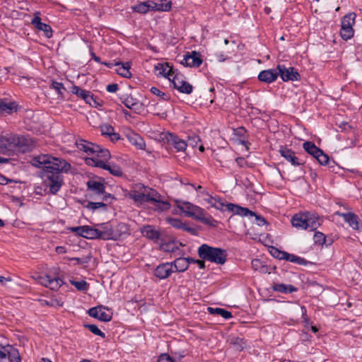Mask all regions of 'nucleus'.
Wrapping results in <instances>:
<instances>
[{"mask_svg": "<svg viewBox=\"0 0 362 362\" xmlns=\"http://www.w3.org/2000/svg\"><path fill=\"white\" fill-rule=\"evenodd\" d=\"M30 163L33 166L43 169L42 177L45 190L48 189L49 193L56 194L64 183L62 173H67L71 164L64 159L45 154L34 157Z\"/></svg>", "mask_w": 362, "mask_h": 362, "instance_id": "1", "label": "nucleus"}, {"mask_svg": "<svg viewBox=\"0 0 362 362\" xmlns=\"http://www.w3.org/2000/svg\"><path fill=\"white\" fill-rule=\"evenodd\" d=\"M33 147L32 140L25 136L6 134L0 136V153L11 156L16 152L25 153Z\"/></svg>", "mask_w": 362, "mask_h": 362, "instance_id": "2", "label": "nucleus"}, {"mask_svg": "<svg viewBox=\"0 0 362 362\" xmlns=\"http://www.w3.org/2000/svg\"><path fill=\"white\" fill-rule=\"evenodd\" d=\"M323 222V218L318 214L310 211L299 212L293 215L291 218L293 227L298 230L314 231L319 228Z\"/></svg>", "mask_w": 362, "mask_h": 362, "instance_id": "3", "label": "nucleus"}, {"mask_svg": "<svg viewBox=\"0 0 362 362\" xmlns=\"http://www.w3.org/2000/svg\"><path fill=\"white\" fill-rule=\"evenodd\" d=\"M198 255L201 259L217 264H223L226 262L227 252L225 250L206 244H203L198 248Z\"/></svg>", "mask_w": 362, "mask_h": 362, "instance_id": "4", "label": "nucleus"}, {"mask_svg": "<svg viewBox=\"0 0 362 362\" xmlns=\"http://www.w3.org/2000/svg\"><path fill=\"white\" fill-rule=\"evenodd\" d=\"M153 194L156 195V190L141 183L134 184L127 196L135 202L142 204L154 199Z\"/></svg>", "mask_w": 362, "mask_h": 362, "instance_id": "5", "label": "nucleus"}, {"mask_svg": "<svg viewBox=\"0 0 362 362\" xmlns=\"http://www.w3.org/2000/svg\"><path fill=\"white\" fill-rule=\"evenodd\" d=\"M87 189L90 192V197H101L102 200H106L107 197H110V194L105 193V186L102 179L89 180L87 182Z\"/></svg>", "mask_w": 362, "mask_h": 362, "instance_id": "6", "label": "nucleus"}, {"mask_svg": "<svg viewBox=\"0 0 362 362\" xmlns=\"http://www.w3.org/2000/svg\"><path fill=\"white\" fill-rule=\"evenodd\" d=\"M0 362H21L18 350L11 345L0 346Z\"/></svg>", "mask_w": 362, "mask_h": 362, "instance_id": "7", "label": "nucleus"}, {"mask_svg": "<svg viewBox=\"0 0 362 362\" xmlns=\"http://www.w3.org/2000/svg\"><path fill=\"white\" fill-rule=\"evenodd\" d=\"M95 229L97 239H101L103 240H116L120 236V234L115 232L109 223L99 224L98 225V228H95Z\"/></svg>", "mask_w": 362, "mask_h": 362, "instance_id": "8", "label": "nucleus"}, {"mask_svg": "<svg viewBox=\"0 0 362 362\" xmlns=\"http://www.w3.org/2000/svg\"><path fill=\"white\" fill-rule=\"evenodd\" d=\"M355 18L356 14L354 13H350L342 18L340 35L343 39L348 40L353 37L354 29L352 26L354 24Z\"/></svg>", "mask_w": 362, "mask_h": 362, "instance_id": "9", "label": "nucleus"}, {"mask_svg": "<svg viewBox=\"0 0 362 362\" xmlns=\"http://www.w3.org/2000/svg\"><path fill=\"white\" fill-rule=\"evenodd\" d=\"M177 207L187 217H192L194 219L197 217L202 208L190 202L181 200H175Z\"/></svg>", "mask_w": 362, "mask_h": 362, "instance_id": "10", "label": "nucleus"}, {"mask_svg": "<svg viewBox=\"0 0 362 362\" xmlns=\"http://www.w3.org/2000/svg\"><path fill=\"white\" fill-rule=\"evenodd\" d=\"M170 81L173 84V87L180 93L190 94L193 90L192 86L186 82L183 75L179 72H175Z\"/></svg>", "mask_w": 362, "mask_h": 362, "instance_id": "11", "label": "nucleus"}, {"mask_svg": "<svg viewBox=\"0 0 362 362\" xmlns=\"http://www.w3.org/2000/svg\"><path fill=\"white\" fill-rule=\"evenodd\" d=\"M86 163L88 165L98 167L104 170L110 171V173L115 176H121L122 171L117 165H110L106 164L104 160H99L97 158H87Z\"/></svg>", "mask_w": 362, "mask_h": 362, "instance_id": "12", "label": "nucleus"}, {"mask_svg": "<svg viewBox=\"0 0 362 362\" xmlns=\"http://www.w3.org/2000/svg\"><path fill=\"white\" fill-rule=\"evenodd\" d=\"M88 315L103 322H109L112 320V313L103 305L91 308L88 311Z\"/></svg>", "mask_w": 362, "mask_h": 362, "instance_id": "13", "label": "nucleus"}, {"mask_svg": "<svg viewBox=\"0 0 362 362\" xmlns=\"http://www.w3.org/2000/svg\"><path fill=\"white\" fill-rule=\"evenodd\" d=\"M276 69L284 81H298L300 79V74L293 67H286L284 64H278Z\"/></svg>", "mask_w": 362, "mask_h": 362, "instance_id": "14", "label": "nucleus"}, {"mask_svg": "<svg viewBox=\"0 0 362 362\" xmlns=\"http://www.w3.org/2000/svg\"><path fill=\"white\" fill-rule=\"evenodd\" d=\"M162 139L165 141L169 145L173 146L177 151H184L187 146V144L185 141L169 132L163 133L162 134Z\"/></svg>", "mask_w": 362, "mask_h": 362, "instance_id": "15", "label": "nucleus"}, {"mask_svg": "<svg viewBox=\"0 0 362 362\" xmlns=\"http://www.w3.org/2000/svg\"><path fill=\"white\" fill-rule=\"evenodd\" d=\"M69 230L86 239H97L95 228L90 226L71 227Z\"/></svg>", "mask_w": 362, "mask_h": 362, "instance_id": "16", "label": "nucleus"}, {"mask_svg": "<svg viewBox=\"0 0 362 362\" xmlns=\"http://www.w3.org/2000/svg\"><path fill=\"white\" fill-rule=\"evenodd\" d=\"M202 62L203 60L201 58L200 53L196 51H192L191 52H187L184 56V59L181 62V64L185 66L199 67Z\"/></svg>", "mask_w": 362, "mask_h": 362, "instance_id": "17", "label": "nucleus"}, {"mask_svg": "<svg viewBox=\"0 0 362 362\" xmlns=\"http://www.w3.org/2000/svg\"><path fill=\"white\" fill-rule=\"evenodd\" d=\"M279 153L288 162L293 166H299L304 164V160L296 156V153L290 148L285 146H281Z\"/></svg>", "mask_w": 362, "mask_h": 362, "instance_id": "18", "label": "nucleus"}, {"mask_svg": "<svg viewBox=\"0 0 362 362\" xmlns=\"http://www.w3.org/2000/svg\"><path fill=\"white\" fill-rule=\"evenodd\" d=\"M122 103L129 109L133 110L134 112L139 114L144 111V105L132 95H128L124 98H121Z\"/></svg>", "mask_w": 362, "mask_h": 362, "instance_id": "19", "label": "nucleus"}, {"mask_svg": "<svg viewBox=\"0 0 362 362\" xmlns=\"http://www.w3.org/2000/svg\"><path fill=\"white\" fill-rule=\"evenodd\" d=\"M335 214L338 216L342 217L344 220L349 223V226H351L354 230H360L362 228L361 226L359 223V218L357 215L354 213H341L339 211H337Z\"/></svg>", "mask_w": 362, "mask_h": 362, "instance_id": "20", "label": "nucleus"}, {"mask_svg": "<svg viewBox=\"0 0 362 362\" xmlns=\"http://www.w3.org/2000/svg\"><path fill=\"white\" fill-rule=\"evenodd\" d=\"M155 74L157 76H164L171 81L172 76L175 74V71L173 66H170L168 63H158L154 67Z\"/></svg>", "mask_w": 362, "mask_h": 362, "instance_id": "21", "label": "nucleus"}, {"mask_svg": "<svg viewBox=\"0 0 362 362\" xmlns=\"http://www.w3.org/2000/svg\"><path fill=\"white\" fill-rule=\"evenodd\" d=\"M174 272L173 264L163 263L159 264L154 270V275L159 279H165Z\"/></svg>", "mask_w": 362, "mask_h": 362, "instance_id": "22", "label": "nucleus"}, {"mask_svg": "<svg viewBox=\"0 0 362 362\" xmlns=\"http://www.w3.org/2000/svg\"><path fill=\"white\" fill-rule=\"evenodd\" d=\"M154 199H151L148 203H151L153 205L155 211L159 212L165 211L170 209L171 205L167 201L162 200V196L156 191V195L153 194Z\"/></svg>", "mask_w": 362, "mask_h": 362, "instance_id": "23", "label": "nucleus"}, {"mask_svg": "<svg viewBox=\"0 0 362 362\" xmlns=\"http://www.w3.org/2000/svg\"><path fill=\"white\" fill-rule=\"evenodd\" d=\"M38 13L35 14V17L32 19L31 23L39 30L44 32L45 35L49 38L52 36V30L49 25L42 23L41 18L37 16Z\"/></svg>", "mask_w": 362, "mask_h": 362, "instance_id": "24", "label": "nucleus"}, {"mask_svg": "<svg viewBox=\"0 0 362 362\" xmlns=\"http://www.w3.org/2000/svg\"><path fill=\"white\" fill-rule=\"evenodd\" d=\"M279 76V73L275 69H267L259 72L258 75V79L260 81L265 82L267 83L275 81Z\"/></svg>", "mask_w": 362, "mask_h": 362, "instance_id": "25", "label": "nucleus"}, {"mask_svg": "<svg viewBox=\"0 0 362 362\" xmlns=\"http://www.w3.org/2000/svg\"><path fill=\"white\" fill-rule=\"evenodd\" d=\"M76 145L80 151H83L88 155L94 154L95 149L98 148V145L81 139L76 141Z\"/></svg>", "mask_w": 362, "mask_h": 362, "instance_id": "26", "label": "nucleus"}, {"mask_svg": "<svg viewBox=\"0 0 362 362\" xmlns=\"http://www.w3.org/2000/svg\"><path fill=\"white\" fill-rule=\"evenodd\" d=\"M166 221L173 228L182 229L185 231L189 232L192 234H195L196 230L194 228L189 227L185 223H182L179 218L168 217L166 218Z\"/></svg>", "mask_w": 362, "mask_h": 362, "instance_id": "27", "label": "nucleus"}, {"mask_svg": "<svg viewBox=\"0 0 362 362\" xmlns=\"http://www.w3.org/2000/svg\"><path fill=\"white\" fill-rule=\"evenodd\" d=\"M101 134L103 136L110 137L112 141H117L120 139V136L118 133L115 132V129L112 126L105 124L100 127Z\"/></svg>", "mask_w": 362, "mask_h": 362, "instance_id": "28", "label": "nucleus"}, {"mask_svg": "<svg viewBox=\"0 0 362 362\" xmlns=\"http://www.w3.org/2000/svg\"><path fill=\"white\" fill-rule=\"evenodd\" d=\"M171 264H173L174 272H182L185 271L188 268L189 264V259L179 257L177 258Z\"/></svg>", "mask_w": 362, "mask_h": 362, "instance_id": "29", "label": "nucleus"}, {"mask_svg": "<svg viewBox=\"0 0 362 362\" xmlns=\"http://www.w3.org/2000/svg\"><path fill=\"white\" fill-rule=\"evenodd\" d=\"M115 65L117 67L116 69L117 73L122 77L124 78H130L132 76V74L130 72L131 64L130 62L126 63H116Z\"/></svg>", "mask_w": 362, "mask_h": 362, "instance_id": "30", "label": "nucleus"}, {"mask_svg": "<svg viewBox=\"0 0 362 362\" xmlns=\"http://www.w3.org/2000/svg\"><path fill=\"white\" fill-rule=\"evenodd\" d=\"M94 154H92L91 158H97L99 160H104L106 163L110 158V153L106 148H103L98 146V149H95Z\"/></svg>", "mask_w": 362, "mask_h": 362, "instance_id": "31", "label": "nucleus"}, {"mask_svg": "<svg viewBox=\"0 0 362 362\" xmlns=\"http://www.w3.org/2000/svg\"><path fill=\"white\" fill-rule=\"evenodd\" d=\"M143 235L147 238L153 240H157L160 238V233L153 228L151 226H146L142 230Z\"/></svg>", "mask_w": 362, "mask_h": 362, "instance_id": "32", "label": "nucleus"}, {"mask_svg": "<svg viewBox=\"0 0 362 362\" xmlns=\"http://www.w3.org/2000/svg\"><path fill=\"white\" fill-rule=\"evenodd\" d=\"M149 11H169L171 9V2L167 3H155L153 1L148 2Z\"/></svg>", "mask_w": 362, "mask_h": 362, "instance_id": "33", "label": "nucleus"}, {"mask_svg": "<svg viewBox=\"0 0 362 362\" xmlns=\"http://www.w3.org/2000/svg\"><path fill=\"white\" fill-rule=\"evenodd\" d=\"M229 344L237 351H243L246 346L244 339L238 337H233L228 340Z\"/></svg>", "mask_w": 362, "mask_h": 362, "instance_id": "34", "label": "nucleus"}, {"mask_svg": "<svg viewBox=\"0 0 362 362\" xmlns=\"http://www.w3.org/2000/svg\"><path fill=\"white\" fill-rule=\"evenodd\" d=\"M179 245H181V244L177 243V241L172 240L162 243L160 247V250H162L164 252H175L179 250Z\"/></svg>", "mask_w": 362, "mask_h": 362, "instance_id": "35", "label": "nucleus"}, {"mask_svg": "<svg viewBox=\"0 0 362 362\" xmlns=\"http://www.w3.org/2000/svg\"><path fill=\"white\" fill-rule=\"evenodd\" d=\"M196 220L211 226H216L217 223L211 216H206L204 209H202Z\"/></svg>", "mask_w": 362, "mask_h": 362, "instance_id": "36", "label": "nucleus"}, {"mask_svg": "<svg viewBox=\"0 0 362 362\" xmlns=\"http://www.w3.org/2000/svg\"><path fill=\"white\" fill-rule=\"evenodd\" d=\"M304 150L310 155L315 157L321 150L312 141H305L303 144Z\"/></svg>", "mask_w": 362, "mask_h": 362, "instance_id": "37", "label": "nucleus"}, {"mask_svg": "<svg viewBox=\"0 0 362 362\" xmlns=\"http://www.w3.org/2000/svg\"><path fill=\"white\" fill-rule=\"evenodd\" d=\"M208 311L211 314L221 315V317H223L224 319H226V320L232 317V313L223 308H214L211 307H209Z\"/></svg>", "mask_w": 362, "mask_h": 362, "instance_id": "38", "label": "nucleus"}, {"mask_svg": "<svg viewBox=\"0 0 362 362\" xmlns=\"http://www.w3.org/2000/svg\"><path fill=\"white\" fill-rule=\"evenodd\" d=\"M284 255L285 256H284V259H285V260L289 261L291 262L296 263V264H300V265H305L307 264V261L305 259L298 257L295 255L289 254L286 252Z\"/></svg>", "mask_w": 362, "mask_h": 362, "instance_id": "39", "label": "nucleus"}, {"mask_svg": "<svg viewBox=\"0 0 362 362\" xmlns=\"http://www.w3.org/2000/svg\"><path fill=\"white\" fill-rule=\"evenodd\" d=\"M206 202L212 207L220 211H225V204L222 202L221 199H217L213 197H210L209 199H206Z\"/></svg>", "mask_w": 362, "mask_h": 362, "instance_id": "40", "label": "nucleus"}, {"mask_svg": "<svg viewBox=\"0 0 362 362\" xmlns=\"http://www.w3.org/2000/svg\"><path fill=\"white\" fill-rule=\"evenodd\" d=\"M129 141L131 143L136 146L139 149H144L146 147V144L144 139L139 136L138 134H134L132 137L129 138Z\"/></svg>", "mask_w": 362, "mask_h": 362, "instance_id": "41", "label": "nucleus"}, {"mask_svg": "<svg viewBox=\"0 0 362 362\" xmlns=\"http://www.w3.org/2000/svg\"><path fill=\"white\" fill-rule=\"evenodd\" d=\"M132 9L135 12L144 14L149 11V5L148 3L142 2L134 6Z\"/></svg>", "mask_w": 362, "mask_h": 362, "instance_id": "42", "label": "nucleus"}, {"mask_svg": "<svg viewBox=\"0 0 362 362\" xmlns=\"http://www.w3.org/2000/svg\"><path fill=\"white\" fill-rule=\"evenodd\" d=\"M320 165H325L328 163L329 160V156L325 154L322 150H320V152L314 157Z\"/></svg>", "mask_w": 362, "mask_h": 362, "instance_id": "43", "label": "nucleus"}, {"mask_svg": "<svg viewBox=\"0 0 362 362\" xmlns=\"http://www.w3.org/2000/svg\"><path fill=\"white\" fill-rule=\"evenodd\" d=\"M63 284L64 281L60 278L51 277L48 288L51 290H57Z\"/></svg>", "mask_w": 362, "mask_h": 362, "instance_id": "44", "label": "nucleus"}, {"mask_svg": "<svg viewBox=\"0 0 362 362\" xmlns=\"http://www.w3.org/2000/svg\"><path fill=\"white\" fill-rule=\"evenodd\" d=\"M314 243L315 244L323 245L326 243V236L320 231H315L313 236Z\"/></svg>", "mask_w": 362, "mask_h": 362, "instance_id": "45", "label": "nucleus"}, {"mask_svg": "<svg viewBox=\"0 0 362 362\" xmlns=\"http://www.w3.org/2000/svg\"><path fill=\"white\" fill-rule=\"evenodd\" d=\"M71 92L72 93L76 95L78 97L84 100L88 90H83L77 86H73L71 87Z\"/></svg>", "mask_w": 362, "mask_h": 362, "instance_id": "46", "label": "nucleus"}, {"mask_svg": "<svg viewBox=\"0 0 362 362\" xmlns=\"http://www.w3.org/2000/svg\"><path fill=\"white\" fill-rule=\"evenodd\" d=\"M85 327L95 335L100 336L103 338L105 337V333H103L95 325L88 324L85 325Z\"/></svg>", "mask_w": 362, "mask_h": 362, "instance_id": "47", "label": "nucleus"}, {"mask_svg": "<svg viewBox=\"0 0 362 362\" xmlns=\"http://www.w3.org/2000/svg\"><path fill=\"white\" fill-rule=\"evenodd\" d=\"M107 205L104 204L103 202H89L86 204V207L90 210L95 211L99 208H106Z\"/></svg>", "mask_w": 362, "mask_h": 362, "instance_id": "48", "label": "nucleus"}, {"mask_svg": "<svg viewBox=\"0 0 362 362\" xmlns=\"http://www.w3.org/2000/svg\"><path fill=\"white\" fill-rule=\"evenodd\" d=\"M0 109L7 112H11L14 109L16 110L14 103H5L0 101Z\"/></svg>", "mask_w": 362, "mask_h": 362, "instance_id": "49", "label": "nucleus"}, {"mask_svg": "<svg viewBox=\"0 0 362 362\" xmlns=\"http://www.w3.org/2000/svg\"><path fill=\"white\" fill-rule=\"evenodd\" d=\"M252 267L255 271H259L261 272H264V266L262 264V262L258 259H255L252 261Z\"/></svg>", "mask_w": 362, "mask_h": 362, "instance_id": "50", "label": "nucleus"}, {"mask_svg": "<svg viewBox=\"0 0 362 362\" xmlns=\"http://www.w3.org/2000/svg\"><path fill=\"white\" fill-rule=\"evenodd\" d=\"M71 284L74 285L78 291H86L88 287V284L86 281H71Z\"/></svg>", "mask_w": 362, "mask_h": 362, "instance_id": "51", "label": "nucleus"}, {"mask_svg": "<svg viewBox=\"0 0 362 362\" xmlns=\"http://www.w3.org/2000/svg\"><path fill=\"white\" fill-rule=\"evenodd\" d=\"M51 88L54 89L57 92V93L62 97L63 90H65V88L62 83L52 82Z\"/></svg>", "mask_w": 362, "mask_h": 362, "instance_id": "52", "label": "nucleus"}, {"mask_svg": "<svg viewBox=\"0 0 362 362\" xmlns=\"http://www.w3.org/2000/svg\"><path fill=\"white\" fill-rule=\"evenodd\" d=\"M270 253L273 257L278 258L279 259H284L285 256L284 254L286 252L280 251L277 248L272 247Z\"/></svg>", "mask_w": 362, "mask_h": 362, "instance_id": "53", "label": "nucleus"}, {"mask_svg": "<svg viewBox=\"0 0 362 362\" xmlns=\"http://www.w3.org/2000/svg\"><path fill=\"white\" fill-rule=\"evenodd\" d=\"M272 288L274 291L281 293H288V286L284 284H275L273 285Z\"/></svg>", "mask_w": 362, "mask_h": 362, "instance_id": "54", "label": "nucleus"}, {"mask_svg": "<svg viewBox=\"0 0 362 362\" xmlns=\"http://www.w3.org/2000/svg\"><path fill=\"white\" fill-rule=\"evenodd\" d=\"M240 206L235 204H225V210H227L228 211L233 212L234 214H238L240 212L239 211Z\"/></svg>", "mask_w": 362, "mask_h": 362, "instance_id": "55", "label": "nucleus"}, {"mask_svg": "<svg viewBox=\"0 0 362 362\" xmlns=\"http://www.w3.org/2000/svg\"><path fill=\"white\" fill-rule=\"evenodd\" d=\"M238 211L240 213L238 215H240L242 216H256V214L254 211H250L247 208H244V207H242V206L239 207V211Z\"/></svg>", "mask_w": 362, "mask_h": 362, "instance_id": "56", "label": "nucleus"}, {"mask_svg": "<svg viewBox=\"0 0 362 362\" xmlns=\"http://www.w3.org/2000/svg\"><path fill=\"white\" fill-rule=\"evenodd\" d=\"M84 101L89 104L90 106H95L97 104L95 99L93 98V95L90 91H88L86 94V98H84Z\"/></svg>", "mask_w": 362, "mask_h": 362, "instance_id": "57", "label": "nucleus"}, {"mask_svg": "<svg viewBox=\"0 0 362 362\" xmlns=\"http://www.w3.org/2000/svg\"><path fill=\"white\" fill-rule=\"evenodd\" d=\"M301 310H302V315H303V322H304V326L305 328H308L309 327L312 322L308 319V317H306V309L304 306H302L301 307Z\"/></svg>", "mask_w": 362, "mask_h": 362, "instance_id": "58", "label": "nucleus"}, {"mask_svg": "<svg viewBox=\"0 0 362 362\" xmlns=\"http://www.w3.org/2000/svg\"><path fill=\"white\" fill-rule=\"evenodd\" d=\"M51 277L52 276L49 275H45V276H40L39 281H40V284L48 288Z\"/></svg>", "mask_w": 362, "mask_h": 362, "instance_id": "59", "label": "nucleus"}, {"mask_svg": "<svg viewBox=\"0 0 362 362\" xmlns=\"http://www.w3.org/2000/svg\"><path fill=\"white\" fill-rule=\"evenodd\" d=\"M157 362H174V361L168 354H163L159 356Z\"/></svg>", "mask_w": 362, "mask_h": 362, "instance_id": "60", "label": "nucleus"}, {"mask_svg": "<svg viewBox=\"0 0 362 362\" xmlns=\"http://www.w3.org/2000/svg\"><path fill=\"white\" fill-rule=\"evenodd\" d=\"M68 259L70 261L74 260V261H76L77 264H83L88 263L90 260V257H87L83 259L78 258V257H71V258H69Z\"/></svg>", "mask_w": 362, "mask_h": 362, "instance_id": "61", "label": "nucleus"}, {"mask_svg": "<svg viewBox=\"0 0 362 362\" xmlns=\"http://www.w3.org/2000/svg\"><path fill=\"white\" fill-rule=\"evenodd\" d=\"M199 141H200V139H199V136H193L189 138L188 144L194 147V146H196L197 143Z\"/></svg>", "mask_w": 362, "mask_h": 362, "instance_id": "62", "label": "nucleus"}, {"mask_svg": "<svg viewBox=\"0 0 362 362\" xmlns=\"http://www.w3.org/2000/svg\"><path fill=\"white\" fill-rule=\"evenodd\" d=\"M150 91L151 93H153V95H158V96H160L163 98H164V96H165V93L160 91L158 88H156V87H152L151 89H150Z\"/></svg>", "mask_w": 362, "mask_h": 362, "instance_id": "63", "label": "nucleus"}, {"mask_svg": "<svg viewBox=\"0 0 362 362\" xmlns=\"http://www.w3.org/2000/svg\"><path fill=\"white\" fill-rule=\"evenodd\" d=\"M106 90L110 93H115L118 90V85L117 83L108 84Z\"/></svg>", "mask_w": 362, "mask_h": 362, "instance_id": "64", "label": "nucleus"}]
</instances>
